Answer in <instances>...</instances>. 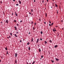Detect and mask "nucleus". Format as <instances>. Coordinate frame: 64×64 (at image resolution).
<instances>
[{
	"label": "nucleus",
	"mask_w": 64,
	"mask_h": 64,
	"mask_svg": "<svg viewBox=\"0 0 64 64\" xmlns=\"http://www.w3.org/2000/svg\"><path fill=\"white\" fill-rule=\"evenodd\" d=\"M17 54L16 53L15 54V57H17Z\"/></svg>",
	"instance_id": "nucleus-3"
},
{
	"label": "nucleus",
	"mask_w": 64,
	"mask_h": 64,
	"mask_svg": "<svg viewBox=\"0 0 64 64\" xmlns=\"http://www.w3.org/2000/svg\"><path fill=\"white\" fill-rule=\"evenodd\" d=\"M40 33H41V34H43V32H42V31Z\"/></svg>",
	"instance_id": "nucleus-20"
},
{
	"label": "nucleus",
	"mask_w": 64,
	"mask_h": 64,
	"mask_svg": "<svg viewBox=\"0 0 64 64\" xmlns=\"http://www.w3.org/2000/svg\"><path fill=\"white\" fill-rule=\"evenodd\" d=\"M33 23V22H31V24H32Z\"/></svg>",
	"instance_id": "nucleus-25"
},
{
	"label": "nucleus",
	"mask_w": 64,
	"mask_h": 64,
	"mask_svg": "<svg viewBox=\"0 0 64 64\" xmlns=\"http://www.w3.org/2000/svg\"><path fill=\"white\" fill-rule=\"evenodd\" d=\"M34 25H36V23H35L34 24Z\"/></svg>",
	"instance_id": "nucleus-53"
},
{
	"label": "nucleus",
	"mask_w": 64,
	"mask_h": 64,
	"mask_svg": "<svg viewBox=\"0 0 64 64\" xmlns=\"http://www.w3.org/2000/svg\"><path fill=\"white\" fill-rule=\"evenodd\" d=\"M1 3H2V2H1Z\"/></svg>",
	"instance_id": "nucleus-64"
},
{
	"label": "nucleus",
	"mask_w": 64,
	"mask_h": 64,
	"mask_svg": "<svg viewBox=\"0 0 64 64\" xmlns=\"http://www.w3.org/2000/svg\"><path fill=\"white\" fill-rule=\"evenodd\" d=\"M6 54H8V51H6Z\"/></svg>",
	"instance_id": "nucleus-26"
},
{
	"label": "nucleus",
	"mask_w": 64,
	"mask_h": 64,
	"mask_svg": "<svg viewBox=\"0 0 64 64\" xmlns=\"http://www.w3.org/2000/svg\"><path fill=\"white\" fill-rule=\"evenodd\" d=\"M43 56H41V58H43Z\"/></svg>",
	"instance_id": "nucleus-34"
},
{
	"label": "nucleus",
	"mask_w": 64,
	"mask_h": 64,
	"mask_svg": "<svg viewBox=\"0 0 64 64\" xmlns=\"http://www.w3.org/2000/svg\"><path fill=\"white\" fill-rule=\"evenodd\" d=\"M29 14H31V13L30 12H29Z\"/></svg>",
	"instance_id": "nucleus-43"
},
{
	"label": "nucleus",
	"mask_w": 64,
	"mask_h": 64,
	"mask_svg": "<svg viewBox=\"0 0 64 64\" xmlns=\"http://www.w3.org/2000/svg\"><path fill=\"white\" fill-rule=\"evenodd\" d=\"M28 50H30V47H28Z\"/></svg>",
	"instance_id": "nucleus-19"
},
{
	"label": "nucleus",
	"mask_w": 64,
	"mask_h": 64,
	"mask_svg": "<svg viewBox=\"0 0 64 64\" xmlns=\"http://www.w3.org/2000/svg\"><path fill=\"white\" fill-rule=\"evenodd\" d=\"M55 6L56 7H57V6H57V5L56 4H55Z\"/></svg>",
	"instance_id": "nucleus-27"
},
{
	"label": "nucleus",
	"mask_w": 64,
	"mask_h": 64,
	"mask_svg": "<svg viewBox=\"0 0 64 64\" xmlns=\"http://www.w3.org/2000/svg\"><path fill=\"white\" fill-rule=\"evenodd\" d=\"M55 59H56V60L57 61H59V59L57 58H56Z\"/></svg>",
	"instance_id": "nucleus-5"
},
{
	"label": "nucleus",
	"mask_w": 64,
	"mask_h": 64,
	"mask_svg": "<svg viewBox=\"0 0 64 64\" xmlns=\"http://www.w3.org/2000/svg\"><path fill=\"white\" fill-rule=\"evenodd\" d=\"M15 63H16V64L17 63V60H15Z\"/></svg>",
	"instance_id": "nucleus-21"
},
{
	"label": "nucleus",
	"mask_w": 64,
	"mask_h": 64,
	"mask_svg": "<svg viewBox=\"0 0 64 64\" xmlns=\"http://www.w3.org/2000/svg\"><path fill=\"white\" fill-rule=\"evenodd\" d=\"M10 35L12 36V33H10Z\"/></svg>",
	"instance_id": "nucleus-28"
},
{
	"label": "nucleus",
	"mask_w": 64,
	"mask_h": 64,
	"mask_svg": "<svg viewBox=\"0 0 64 64\" xmlns=\"http://www.w3.org/2000/svg\"><path fill=\"white\" fill-rule=\"evenodd\" d=\"M8 20H6V21L5 23H7V24L8 23Z\"/></svg>",
	"instance_id": "nucleus-1"
},
{
	"label": "nucleus",
	"mask_w": 64,
	"mask_h": 64,
	"mask_svg": "<svg viewBox=\"0 0 64 64\" xmlns=\"http://www.w3.org/2000/svg\"><path fill=\"white\" fill-rule=\"evenodd\" d=\"M54 30H55V28H54Z\"/></svg>",
	"instance_id": "nucleus-61"
},
{
	"label": "nucleus",
	"mask_w": 64,
	"mask_h": 64,
	"mask_svg": "<svg viewBox=\"0 0 64 64\" xmlns=\"http://www.w3.org/2000/svg\"><path fill=\"white\" fill-rule=\"evenodd\" d=\"M53 24H54V23L53 22V23H52V24H51V25H52V26L53 25Z\"/></svg>",
	"instance_id": "nucleus-30"
},
{
	"label": "nucleus",
	"mask_w": 64,
	"mask_h": 64,
	"mask_svg": "<svg viewBox=\"0 0 64 64\" xmlns=\"http://www.w3.org/2000/svg\"><path fill=\"white\" fill-rule=\"evenodd\" d=\"M38 47H40V46H39V45L38 44Z\"/></svg>",
	"instance_id": "nucleus-48"
},
{
	"label": "nucleus",
	"mask_w": 64,
	"mask_h": 64,
	"mask_svg": "<svg viewBox=\"0 0 64 64\" xmlns=\"http://www.w3.org/2000/svg\"><path fill=\"white\" fill-rule=\"evenodd\" d=\"M45 16H46V17H47V13H46Z\"/></svg>",
	"instance_id": "nucleus-29"
},
{
	"label": "nucleus",
	"mask_w": 64,
	"mask_h": 64,
	"mask_svg": "<svg viewBox=\"0 0 64 64\" xmlns=\"http://www.w3.org/2000/svg\"><path fill=\"white\" fill-rule=\"evenodd\" d=\"M51 8H52V7H51Z\"/></svg>",
	"instance_id": "nucleus-63"
},
{
	"label": "nucleus",
	"mask_w": 64,
	"mask_h": 64,
	"mask_svg": "<svg viewBox=\"0 0 64 64\" xmlns=\"http://www.w3.org/2000/svg\"><path fill=\"white\" fill-rule=\"evenodd\" d=\"M7 38H8V39H9V37H7Z\"/></svg>",
	"instance_id": "nucleus-51"
},
{
	"label": "nucleus",
	"mask_w": 64,
	"mask_h": 64,
	"mask_svg": "<svg viewBox=\"0 0 64 64\" xmlns=\"http://www.w3.org/2000/svg\"><path fill=\"white\" fill-rule=\"evenodd\" d=\"M26 64H29V63L28 62H26Z\"/></svg>",
	"instance_id": "nucleus-36"
},
{
	"label": "nucleus",
	"mask_w": 64,
	"mask_h": 64,
	"mask_svg": "<svg viewBox=\"0 0 64 64\" xmlns=\"http://www.w3.org/2000/svg\"><path fill=\"white\" fill-rule=\"evenodd\" d=\"M16 33H18V32H16Z\"/></svg>",
	"instance_id": "nucleus-58"
},
{
	"label": "nucleus",
	"mask_w": 64,
	"mask_h": 64,
	"mask_svg": "<svg viewBox=\"0 0 64 64\" xmlns=\"http://www.w3.org/2000/svg\"><path fill=\"white\" fill-rule=\"evenodd\" d=\"M39 42V38H38V39H37V40L36 42L37 43H38Z\"/></svg>",
	"instance_id": "nucleus-2"
},
{
	"label": "nucleus",
	"mask_w": 64,
	"mask_h": 64,
	"mask_svg": "<svg viewBox=\"0 0 64 64\" xmlns=\"http://www.w3.org/2000/svg\"><path fill=\"white\" fill-rule=\"evenodd\" d=\"M14 36L16 37H18V36H16V34H14Z\"/></svg>",
	"instance_id": "nucleus-8"
},
{
	"label": "nucleus",
	"mask_w": 64,
	"mask_h": 64,
	"mask_svg": "<svg viewBox=\"0 0 64 64\" xmlns=\"http://www.w3.org/2000/svg\"><path fill=\"white\" fill-rule=\"evenodd\" d=\"M13 13H12V15H13Z\"/></svg>",
	"instance_id": "nucleus-54"
},
{
	"label": "nucleus",
	"mask_w": 64,
	"mask_h": 64,
	"mask_svg": "<svg viewBox=\"0 0 64 64\" xmlns=\"http://www.w3.org/2000/svg\"><path fill=\"white\" fill-rule=\"evenodd\" d=\"M13 1H15V0H13Z\"/></svg>",
	"instance_id": "nucleus-52"
},
{
	"label": "nucleus",
	"mask_w": 64,
	"mask_h": 64,
	"mask_svg": "<svg viewBox=\"0 0 64 64\" xmlns=\"http://www.w3.org/2000/svg\"><path fill=\"white\" fill-rule=\"evenodd\" d=\"M46 44H47V42H46V41H45V42H44Z\"/></svg>",
	"instance_id": "nucleus-17"
},
{
	"label": "nucleus",
	"mask_w": 64,
	"mask_h": 64,
	"mask_svg": "<svg viewBox=\"0 0 64 64\" xmlns=\"http://www.w3.org/2000/svg\"><path fill=\"white\" fill-rule=\"evenodd\" d=\"M20 42H22V40H20Z\"/></svg>",
	"instance_id": "nucleus-40"
},
{
	"label": "nucleus",
	"mask_w": 64,
	"mask_h": 64,
	"mask_svg": "<svg viewBox=\"0 0 64 64\" xmlns=\"http://www.w3.org/2000/svg\"><path fill=\"white\" fill-rule=\"evenodd\" d=\"M29 44H30V43H29V42H28L27 44L28 45Z\"/></svg>",
	"instance_id": "nucleus-23"
},
{
	"label": "nucleus",
	"mask_w": 64,
	"mask_h": 64,
	"mask_svg": "<svg viewBox=\"0 0 64 64\" xmlns=\"http://www.w3.org/2000/svg\"><path fill=\"white\" fill-rule=\"evenodd\" d=\"M5 49L6 50H7V47Z\"/></svg>",
	"instance_id": "nucleus-24"
},
{
	"label": "nucleus",
	"mask_w": 64,
	"mask_h": 64,
	"mask_svg": "<svg viewBox=\"0 0 64 64\" xmlns=\"http://www.w3.org/2000/svg\"><path fill=\"white\" fill-rule=\"evenodd\" d=\"M31 11L32 12H33V10H32V9L31 10Z\"/></svg>",
	"instance_id": "nucleus-46"
},
{
	"label": "nucleus",
	"mask_w": 64,
	"mask_h": 64,
	"mask_svg": "<svg viewBox=\"0 0 64 64\" xmlns=\"http://www.w3.org/2000/svg\"><path fill=\"white\" fill-rule=\"evenodd\" d=\"M57 14H58V10H57Z\"/></svg>",
	"instance_id": "nucleus-41"
},
{
	"label": "nucleus",
	"mask_w": 64,
	"mask_h": 64,
	"mask_svg": "<svg viewBox=\"0 0 64 64\" xmlns=\"http://www.w3.org/2000/svg\"><path fill=\"white\" fill-rule=\"evenodd\" d=\"M29 34H30V32H29Z\"/></svg>",
	"instance_id": "nucleus-50"
},
{
	"label": "nucleus",
	"mask_w": 64,
	"mask_h": 64,
	"mask_svg": "<svg viewBox=\"0 0 64 64\" xmlns=\"http://www.w3.org/2000/svg\"><path fill=\"white\" fill-rule=\"evenodd\" d=\"M61 22H63V20H61Z\"/></svg>",
	"instance_id": "nucleus-44"
},
{
	"label": "nucleus",
	"mask_w": 64,
	"mask_h": 64,
	"mask_svg": "<svg viewBox=\"0 0 64 64\" xmlns=\"http://www.w3.org/2000/svg\"><path fill=\"white\" fill-rule=\"evenodd\" d=\"M16 20H14V22H16Z\"/></svg>",
	"instance_id": "nucleus-15"
},
{
	"label": "nucleus",
	"mask_w": 64,
	"mask_h": 64,
	"mask_svg": "<svg viewBox=\"0 0 64 64\" xmlns=\"http://www.w3.org/2000/svg\"><path fill=\"white\" fill-rule=\"evenodd\" d=\"M52 30H53V31H54V32H55V31H56V30H54V29H53Z\"/></svg>",
	"instance_id": "nucleus-9"
},
{
	"label": "nucleus",
	"mask_w": 64,
	"mask_h": 64,
	"mask_svg": "<svg viewBox=\"0 0 64 64\" xmlns=\"http://www.w3.org/2000/svg\"><path fill=\"white\" fill-rule=\"evenodd\" d=\"M19 2L20 4H21V2L20 0H19Z\"/></svg>",
	"instance_id": "nucleus-6"
},
{
	"label": "nucleus",
	"mask_w": 64,
	"mask_h": 64,
	"mask_svg": "<svg viewBox=\"0 0 64 64\" xmlns=\"http://www.w3.org/2000/svg\"><path fill=\"white\" fill-rule=\"evenodd\" d=\"M29 64H31V63H29Z\"/></svg>",
	"instance_id": "nucleus-59"
},
{
	"label": "nucleus",
	"mask_w": 64,
	"mask_h": 64,
	"mask_svg": "<svg viewBox=\"0 0 64 64\" xmlns=\"http://www.w3.org/2000/svg\"><path fill=\"white\" fill-rule=\"evenodd\" d=\"M49 26H51V24H49Z\"/></svg>",
	"instance_id": "nucleus-42"
},
{
	"label": "nucleus",
	"mask_w": 64,
	"mask_h": 64,
	"mask_svg": "<svg viewBox=\"0 0 64 64\" xmlns=\"http://www.w3.org/2000/svg\"><path fill=\"white\" fill-rule=\"evenodd\" d=\"M57 47H58V45H56L54 46V48H57Z\"/></svg>",
	"instance_id": "nucleus-4"
},
{
	"label": "nucleus",
	"mask_w": 64,
	"mask_h": 64,
	"mask_svg": "<svg viewBox=\"0 0 64 64\" xmlns=\"http://www.w3.org/2000/svg\"><path fill=\"white\" fill-rule=\"evenodd\" d=\"M1 62V60H0V62Z\"/></svg>",
	"instance_id": "nucleus-55"
},
{
	"label": "nucleus",
	"mask_w": 64,
	"mask_h": 64,
	"mask_svg": "<svg viewBox=\"0 0 64 64\" xmlns=\"http://www.w3.org/2000/svg\"><path fill=\"white\" fill-rule=\"evenodd\" d=\"M35 61H34L32 63V64H34L35 63Z\"/></svg>",
	"instance_id": "nucleus-16"
},
{
	"label": "nucleus",
	"mask_w": 64,
	"mask_h": 64,
	"mask_svg": "<svg viewBox=\"0 0 64 64\" xmlns=\"http://www.w3.org/2000/svg\"><path fill=\"white\" fill-rule=\"evenodd\" d=\"M33 29L34 30H35V27H34L33 28Z\"/></svg>",
	"instance_id": "nucleus-14"
},
{
	"label": "nucleus",
	"mask_w": 64,
	"mask_h": 64,
	"mask_svg": "<svg viewBox=\"0 0 64 64\" xmlns=\"http://www.w3.org/2000/svg\"><path fill=\"white\" fill-rule=\"evenodd\" d=\"M56 27H57V26H56Z\"/></svg>",
	"instance_id": "nucleus-62"
},
{
	"label": "nucleus",
	"mask_w": 64,
	"mask_h": 64,
	"mask_svg": "<svg viewBox=\"0 0 64 64\" xmlns=\"http://www.w3.org/2000/svg\"><path fill=\"white\" fill-rule=\"evenodd\" d=\"M16 25H17V26H19V24H16Z\"/></svg>",
	"instance_id": "nucleus-31"
},
{
	"label": "nucleus",
	"mask_w": 64,
	"mask_h": 64,
	"mask_svg": "<svg viewBox=\"0 0 64 64\" xmlns=\"http://www.w3.org/2000/svg\"><path fill=\"white\" fill-rule=\"evenodd\" d=\"M44 0H43L42 2L43 3L44 2Z\"/></svg>",
	"instance_id": "nucleus-38"
},
{
	"label": "nucleus",
	"mask_w": 64,
	"mask_h": 64,
	"mask_svg": "<svg viewBox=\"0 0 64 64\" xmlns=\"http://www.w3.org/2000/svg\"><path fill=\"white\" fill-rule=\"evenodd\" d=\"M22 22V21L21 20V21L20 22V23H21Z\"/></svg>",
	"instance_id": "nucleus-39"
},
{
	"label": "nucleus",
	"mask_w": 64,
	"mask_h": 64,
	"mask_svg": "<svg viewBox=\"0 0 64 64\" xmlns=\"http://www.w3.org/2000/svg\"><path fill=\"white\" fill-rule=\"evenodd\" d=\"M47 2H48V0H47Z\"/></svg>",
	"instance_id": "nucleus-56"
},
{
	"label": "nucleus",
	"mask_w": 64,
	"mask_h": 64,
	"mask_svg": "<svg viewBox=\"0 0 64 64\" xmlns=\"http://www.w3.org/2000/svg\"><path fill=\"white\" fill-rule=\"evenodd\" d=\"M14 28H15V30H17V28H16V26H15L14 27Z\"/></svg>",
	"instance_id": "nucleus-7"
},
{
	"label": "nucleus",
	"mask_w": 64,
	"mask_h": 64,
	"mask_svg": "<svg viewBox=\"0 0 64 64\" xmlns=\"http://www.w3.org/2000/svg\"><path fill=\"white\" fill-rule=\"evenodd\" d=\"M39 52H41V50L40 49V48L39 49Z\"/></svg>",
	"instance_id": "nucleus-18"
},
{
	"label": "nucleus",
	"mask_w": 64,
	"mask_h": 64,
	"mask_svg": "<svg viewBox=\"0 0 64 64\" xmlns=\"http://www.w3.org/2000/svg\"><path fill=\"white\" fill-rule=\"evenodd\" d=\"M33 38H32L31 42H33Z\"/></svg>",
	"instance_id": "nucleus-12"
},
{
	"label": "nucleus",
	"mask_w": 64,
	"mask_h": 64,
	"mask_svg": "<svg viewBox=\"0 0 64 64\" xmlns=\"http://www.w3.org/2000/svg\"><path fill=\"white\" fill-rule=\"evenodd\" d=\"M49 42H50V43H52V41L51 40H50Z\"/></svg>",
	"instance_id": "nucleus-10"
},
{
	"label": "nucleus",
	"mask_w": 64,
	"mask_h": 64,
	"mask_svg": "<svg viewBox=\"0 0 64 64\" xmlns=\"http://www.w3.org/2000/svg\"><path fill=\"white\" fill-rule=\"evenodd\" d=\"M3 13L5 15V12H3Z\"/></svg>",
	"instance_id": "nucleus-35"
},
{
	"label": "nucleus",
	"mask_w": 64,
	"mask_h": 64,
	"mask_svg": "<svg viewBox=\"0 0 64 64\" xmlns=\"http://www.w3.org/2000/svg\"><path fill=\"white\" fill-rule=\"evenodd\" d=\"M57 36H59V34H58V33H57L56 34Z\"/></svg>",
	"instance_id": "nucleus-11"
},
{
	"label": "nucleus",
	"mask_w": 64,
	"mask_h": 64,
	"mask_svg": "<svg viewBox=\"0 0 64 64\" xmlns=\"http://www.w3.org/2000/svg\"><path fill=\"white\" fill-rule=\"evenodd\" d=\"M32 15H33V14H32Z\"/></svg>",
	"instance_id": "nucleus-57"
},
{
	"label": "nucleus",
	"mask_w": 64,
	"mask_h": 64,
	"mask_svg": "<svg viewBox=\"0 0 64 64\" xmlns=\"http://www.w3.org/2000/svg\"><path fill=\"white\" fill-rule=\"evenodd\" d=\"M40 40H42V38H40Z\"/></svg>",
	"instance_id": "nucleus-37"
},
{
	"label": "nucleus",
	"mask_w": 64,
	"mask_h": 64,
	"mask_svg": "<svg viewBox=\"0 0 64 64\" xmlns=\"http://www.w3.org/2000/svg\"><path fill=\"white\" fill-rule=\"evenodd\" d=\"M44 24H46V22H44Z\"/></svg>",
	"instance_id": "nucleus-49"
},
{
	"label": "nucleus",
	"mask_w": 64,
	"mask_h": 64,
	"mask_svg": "<svg viewBox=\"0 0 64 64\" xmlns=\"http://www.w3.org/2000/svg\"><path fill=\"white\" fill-rule=\"evenodd\" d=\"M16 6H18V5H19V4H16Z\"/></svg>",
	"instance_id": "nucleus-32"
},
{
	"label": "nucleus",
	"mask_w": 64,
	"mask_h": 64,
	"mask_svg": "<svg viewBox=\"0 0 64 64\" xmlns=\"http://www.w3.org/2000/svg\"><path fill=\"white\" fill-rule=\"evenodd\" d=\"M49 22H50V23H51V22H50V21H49Z\"/></svg>",
	"instance_id": "nucleus-47"
},
{
	"label": "nucleus",
	"mask_w": 64,
	"mask_h": 64,
	"mask_svg": "<svg viewBox=\"0 0 64 64\" xmlns=\"http://www.w3.org/2000/svg\"><path fill=\"white\" fill-rule=\"evenodd\" d=\"M15 13L16 14V16H18V15H17V14H16V12H15Z\"/></svg>",
	"instance_id": "nucleus-13"
},
{
	"label": "nucleus",
	"mask_w": 64,
	"mask_h": 64,
	"mask_svg": "<svg viewBox=\"0 0 64 64\" xmlns=\"http://www.w3.org/2000/svg\"><path fill=\"white\" fill-rule=\"evenodd\" d=\"M39 20L40 21H41V19H40V18H39Z\"/></svg>",
	"instance_id": "nucleus-33"
},
{
	"label": "nucleus",
	"mask_w": 64,
	"mask_h": 64,
	"mask_svg": "<svg viewBox=\"0 0 64 64\" xmlns=\"http://www.w3.org/2000/svg\"><path fill=\"white\" fill-rule=\"evenodd\" d=\"M51 62H52V63H54V60H52Z\"/></svg>",
	"instance_id": "nucleus-22"
},
{
	"label": "nucleus",
	"mask_w": 64,
	"mask_h": 64,
	"mask_svg": "<svg viewBox=\"0 0 64 64\" xmlns=\"http://www.w3.org/2000/svg\"><path fill=\"white\" fill-rule=\"evenodd\" d=\"M36 2L35 0H34V2Z\"/></svg>",
	"instance_id": "nucleus-60"
},
{
	"label": "nucleus",
	"mask_w": 64,
	"mask_h": 64,
	"mask_svg": "<svg viewBox=\"0 0 64 64\" xmlns=\"http://www.w3.org/2000/svg\"><path fill=\"white\" fill-rule=\"evenodd\" d=\"M11 37V36H9V38H11V37Z\"/></svg>",
	"instance_id": "nucleus-45"
}]
</instances>
